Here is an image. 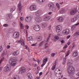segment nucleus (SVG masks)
Here are the masks:
<instances>
[{
	"label": "nucleus",
	"instance_id": "f257e3e1",
	"mask_svg": "<svg viewBox=\"0 0 79 79\" xmlns=\"http://www.w3.org/2000/svg\"><path fill=\"white\" fill-rule=\"evenodd\" d=\"M67 72L69 74V79H74L73 74L74 73V67L71 65H69L67 68Z\"/></svg>",
	"mask_w": 79,
	"mask_h": 79
},
{
	"label": "nucleus",
	"instance_id": "f03ea898",
	"mask_svg": "<svg viewBox=\"0 0 79 79\" xmlns=\"http://www.w3.org/2000/svg\"><path fill=\"white\" fill-rule=\"evenodd\" d=\"M42 11L40 10H38L35 12V15L37 17H35V20H41L42 19V17L40 16V14H42Z\"/></svg>",
	"mask_w": 79,
	"mask_h": 79
},
{
	"label": "nucleus",
	"instance_id": "7ed1b4c3",
	"mask_svg": "<svg viewBox=\"0 0 79 79\" xmlns=\"http://www.w3.org/2000/svg\"><path fill=\"white\" fill-rule=\"evenodd\" d=\"M9 64L12 66H15L16 64V62L13 58L10 59L9 60Z\"/></svg>",
	"mask_w": 79,
	"mask_h": 79
},
{
	"label": "nucleus",
	"instance_id": "20e7f679",
	"mask_svg": "<svg viewBox=\"0 0 79 79\" xmlns=\"http://www.w3.org/2000/svg\"><path fill=\"white\" fill-rule=\"evenodd\" d=\"M54 5L53 2L49 3L48 5V6L49 7V10H52L53 12L55 11V7H54Z\"/></svg>",
	"mask_w": 79,
	"mask_h": 79
},
{
	"label": "nucleus",
	"instance_id": "39448f33",
	"mask_svg": "<svg viewBox=\"0 0 79 79\" xmlns=\"http://www.w3.org/2000/svg\"><path fill=\"white\" fill-rule=\"evenodd\" d=\"M20 35V33L18 32H15L14 33V34L13 35V37L14 38L17 39L19 38V35Z\"/></svg>",
	"mask_w": 79,
	"mask_h": 79
},
{
	"label": "nucleus",
	"instance_id": "423d86ee",
	"mask_svg": "<svg viewBox=\"0 0 79 79\" xmlns=\"http://www.w3.org/2000/svg\"><path fill=\"white\" fill-rule=\"evenodd\" d=\"M77 13V8H75L70 11V14L71 15H74Z\"/></svg>",
	"mask_w": 79,
	"mask_h": 79
},
{
	"label": "nucleus",
	"instance_id": "0eeeda50",
	"mask_svg": "<svg viewBox=\"0 0 79 79\" xmlns=\"http://www.w3.org/2000/svg\"><path fill=\"white\" fill-rule=\"evenodd\" d=\"M70 53V52L69 51L67 52V53L65 57L63 59L64 61L62 63L63 64H64L66 63V59L67 58V56H68L69 55V53Z\"/></svg>",
	"mask_w": 79,
	"mask_h": 79
},
{
	"label": "nucleus",
	"instance_id": "6e6552de",
	"mask_svg": "<svg viewBox=\"0 0 79 79\" xmlns=\"http://www.w3.org/2000/svg\"><path fill=\"white\" fill-rule=\"evenodd\" d=\"M34 29L36 31H39L40 29V27L38 25H36L34 27Z\"/></svg>",
	"mask_w": 79,
	"mask_h": 79
},
{
	"label": "nucleus",
	"instance_id": "1a4fd4ad",
	"mask_svg": "<svg viewBox=\"0 0 79 79\" xmlns=\"http://www.w3.org/2000/svg\"><path fill=\"white\" fill-rule=\"evenodd\" d=\"M62 29V27L61 25H58L56 27V31L57 32H59L61 31Z\"/></svg>",
	"mask_w": 79,
	"mask_h": 79
},
{
	"label": "nucleus",
	"instance_id": "9d476101",
	"mask_svg": "<svg viewBox=\"0 0 79 79\" xmlns=\"http://www.w3.org/2000/svg\"><path fill=\"white\" fill-rule=\"evenodd\" d=\"M26 72V68L24 67H22L20 69L19 73L20 74H23Z\"/></svg>",
	"mask_w": 79,
	"mask_h": 79
},
{
	"label": "nucleus",
	"instance_id": "9b49d317",
	"mask_svg": "<svg viewBox=\"0 0 79 79\" xmlns=\"http://www.w3.org/2000/svg\"><path fill=\"white\" fill-rule=\"evenodd\" d=\"M47 60H48V58H46L45 59H44L43 60V64H41V67H43L47 63Z\"/></svg>",
	"mask_w": 79,
	"mask_h": 79
},
{
	"label": "nucleus",
	"instance_id": "f8f14e48",
	"mask_svg": "<svg viewBox=\"0 0 79 79\" xmlns=\"http://www.w3.org/2000/svg\"><path fill=\"white\" fill-rule=\"evenodd\" d=\"M10 66H6L4 68V71L5 72H8L10 71Z\"/></svg>",
	"mask_w": 79,
	"mask_h": 79
},
{
	"label": "nucleus",
	"instance_id": "ddd939ff",
	"mask_svg": "<svg viewBox=\"0 0 79 79\" xmlns=\"http://www.w3.org/2000/svg\"><path fill=\"white\" fill-rule=\"evenodd\" d=\"M69 32H70V30L69 29H66L64 31H63V34H66L68 35V34H69Z\"/></svg>",
	"mask_w": 79,
	"mask_h": 79
},
{
	"label": "nucleus",
	"instance_id": "4468645a",
	"mask_svg": "<svg viewBox=\"0 0 79 79\" xmlns=\"http://www.w3.org/2000/svg\"><path fill=\"white\" fill-rule=\"evenodd\" d=\"M30 9L31 10V11L36 10H37L36 8V6L35 5L31 6L30 7Z\"/></svg>",
	"mask_w": 79,
	"mask_h": 79
},
{
	"label": "nucleus",
	"instance_id": "2eb2a0df",
	"mask_svg": "<svg viewBox=\"0 0 79 79\" xmlns=\"http://www.w3.org/2000/svg\"><path fill=\"white\" fill-rule=\"evenodd\" d=\"M78 52H77V51H75L73 53V57H76L77 56H78Z\"/></svg>",
	"mask_w": 79,
	"mask_h": 79
},
{
	"label": "nucleus",
	"instance_id": "dca6fc26",
	"mask_svg": "<svg viewBox=\"0 0 79 79\" xmlns=\"http://www.w3.org/2000/svg\"><path fill=\"white\" fill-rule=\"evenodd\" d=\"M19 43H21L22 45H24V40L21 38L20 40H19L18 41Z\"/></svg>",
	"mask_w": 79,
	"mask_h": 79
},
{
	"label": "nucleus",
	"instance_id": "f3484780",
	"mask_svg": "<svg viewBox=\"0 0 79 79\" xmlns=\"http://www.w3.org/2000/svg\"><path fill=\"white\" fill-rule=\"evenodd\" d=\"M56 72H57V70H55V71L54 75H55V76H56L57 77H60L61 76V74L58 73H57Z\"/></svg>",
	"mask_w": 79,
	"mask_h": 79
},
{
	"label": "nucleus",
	"instance_id": "a211bd4d",
	"mask_svg": "<svg viewBox=\"0 0 79 79\" xmlns=\"http://www.w3.org/2000/svg\"><path fill=\"white\" fill-rule=\"evenodd\" d=\"M73 63V61L71 60H70L68 61L67 62V66H70Z\"/></svg>",
	"mask_w": 79,
	"mask_h": 79
},
{
	"label": "nucleus",
	"instance_id": "6ab92c4d",
	"mask_svg": "<svg viewBox=\"0 0 79 79\" xmlns=\"http://www.w3.org/2000/svg\"><path fill=\"white\" fill-rule=\"evenodd\" d=\"M47 26V23H44L41 25V27L42 28H45Z\"/></svg>",
	"mask_w": 79,
	"mask_h": 79
},
{
	"label": "nucleus",
	"instance_id": "aec40b11",
	"mask_svg": "<svg viewBox=\"0 0 79 79\" xmlns=\"http://www.w3.org/2000/svg\"><path fill=\"white\" fill-rule=\"evenodd\" d=\"M18 8L19 10V13H20L21 11V9H22V7H21V3H19L18 4Z\"/></svg>",
	"mask_w": 79,
	"mask_h": 79
},
{
	"label": "nucleus",
	"instance_id": "412c9836",
	"mask_svg": "<svg viewBox=\"0 0 79 79\" xmlns=\"http://www.w3.org/2000/svg\"><path fill=\"white\" fill-rule=\"evenodd\" d=\"M59 12L61 14H63L65 12V10L64 9L61 8Z\"/></svg>",
	"mask_w": 79,
	"mask_h": 79
},
{
	"label": "nucleus",
	"instance_id": "4be33fe9",
	"mask_svg": "<svg viewBox=\"0 0 79 79\" xmlns=\"http://www.w3.org/2000/svg\"><path fill=\"white\" fill-rule=\"evenodd\" d=\"M59 39V36H55L54 37V39H52V40L54 41V42H56L58 39Z\"/></svg>",
	"mask_w": 79,
	"mask_h": 79
},
{
	"label": "nucleus",
	"instance_id": "5701e85b",
	"mask_svg": "<svg viewBox=\"0 0 79 79\" xmlns=\"http://www.w3.org/2000/svg\"><path fill=\"white\" fill-rule=\"evenodd\" d=\"M32 18V16L31 15H30L29 17H27L25 18L26 20H31Z\"/></svg>",
	"mask_w": 79,
	"mask_h": 79
},
{
	"label": "nucleus",
	"instance_id": "b1692460",
	"mask_svg": "<svg viewBox=\"0 0 79 79\" xmlns=\"http://www.w3.org/2000/svg\"><path fill=\"white\" fill-rule=\"evenodd\" d=\"M19 51L17 50L15 51L13 55L14 56H16L19 54Z\"/></svg>",
	"mask_w": 79,
	"mask_h": 79
},
{
	"label": "nucleus",
	"instance_id": "393cba45",
	"mask_svg": "<svg viewBox=\"0 0 79 79\" xmlns=\"http://www.w3.org/2000/svg\"><path fill=\"white\" fill-rule=\"evenodd\" d=\"M8 54V52H7V50H5L4 51V52L2 53V56H3L4 55H6Z\"/></svg>",
	"mask_w": 79,
	"mask_h": 79
},
{
	"label": "nucleus",
	"instance_id": "a878e982",
	"mask_svg": "<svg viewBox=\"0 0 79 79\" xmlns=\"http://www.w3.org/2000/svg\"><path fill=\"white\" fill-rule=\"evenodd\" d=\"M36 1L38 3H43L45 2V0H36Z\"/></svg>",
	"mask_w": 79,
	"mask_h": 79
},
{
	"label": "nucleus",
	"instance_id": "bb28decb",
	"mask_svg": "<svg viewBox=\"0 0 79 79\" xmlns=\"http://www.w3.org/2000/svg\"><path fill=\"white\" fill-rule=\"evenodd\" d=\"M58 62V60H56V61H55V62L54 63V64H55L54 66H53V67L52 68V71H53L55 69V66H56V63Z\"/></svg>",
	"mask_w": 79,
	"mask_h": 79
},
{
	"label": "nucleus",
	"instance_id": "cd10ccee",
	"mask_svg": "<svg viewBox=\"0 0 79 79\" xmlns=\"http://www.w3.org/2000/svg\"><path fill=\"white\" fill-rule=\"evenodd\" d=\"M50 19V17L49 16H46L44 18V20H49Z\"/></svg>",
	"mask_w": 79,
	"mask_h": 79
},
{
	"label": "nucleus",
	"instance_id": "c85d7f7f",
	"mask_svg": "<svg viewBox=\"0 0 79 79\" xmlns=\"http://www.w3.org/2000/svg\"><path fill=\"white\" fill-rule=\"evenodd\" d=\"M28 41H31V40H32L33 38H32V36H30L28 37H27Z\"/></svg>",
	"mask_w": 79,
	"mask_h": 79
},
{
	"label": "nucleus",
	"instance_id": "c756f323",
	"mask_svg": "<svg viewBox=\"0 0 79 79\" xmlns=\"http://www.w3.org/2000/svg\"><path fill=\"white\" fill-rule=\"evenodd\" d=\"M6 16H8L10 18H11L13 17V15H12L11 14H8L6 15Z\"/></svg>",
	"mask_w": 79,
	"mask_h": 79
},
{
	"label": "nucleus",
	"instance_id": "7c9ffc66",
	"mask_svg": "<svg viewBox=\"0 0 79 79\" xmlns=\"http://www.w3.org/2000/svg\"><path fill=\"white\" fill-rule=\"evenodd\" d=\"M56 70H57V73H58V74H61V70L59 69H56Z\"/></svg>",
	"mask_w": 79,
	"mask_h": 79
},
{
	"label": "nucleus",
	"instance_id": "2f4dec72",
	"mask_svg": "<svg viewBox=\"0 0 79 79\" xmlns=\"http://www.w3.org/2000/svg\"><path fill=\"white\" fill-rule=\"evenodd\" d=\"M50 37H51V34H49L48 37L47 38V39L46 42H47V43L48 42V41H49V40H50Z\"/></svg>",
	"mask_w": 79,
	"mask_h": 79
},
{
	"label": "nucleus",
	"instance_id": "473e14b6",
	"mask_svg": "<svg viewBox=\"0 0 79 79\" xmlns=\"http://www.w3.org/2000/svg\"><path fill=\"white\" fill-rule=\"evenodd\" d=\"M12 79H19V77L18 75H15Z\"/></svg>",
	"mask_w": 79,
	"mask_h": 79
},
{
	"label": "nucleus",
	"instance_id": "72a5a7b5",
	"mask_svg": "<svg viewBox=\"0 0 79 79\" xmlns=\"http://www.w3.org/2000/svg\"><path fill=\"white\" fill-rule=\"evenodd\" d=\"M16 9V7H13L11 10H10L11 12H13V11H15Z\"/></svg>",
	"mask_w": 79,
	"mask_h": 79
},
{
	"label": "nucleus",
	"instance_id": "f704fd0d",
	"mask_svg": "<svg viewBox=\"0 0 79 79\" xmlns=\"http://www.w3.org/2000/svg\"><path fill=\"white\" fill-rule=\"evenodd\" d=\"M20 27L21 29H23V28H24L23 25V24H22V23H21V22H20Z\"/></svg>",
	"mask_w": 79,
	"mask_h": 79
},
{
	"label": "nucleus",
	"instance_id": "c9c22d12",
	"mask_svg": "<svg viewBox=\"0 0 79 79\" xmlns=\"http://www.w3.org/2000/svg\"><path fill=\"white\" fill-rule=\"evenodd\" d=\"M41 40H42V36H39L37 39V40L38 41H41Z\"/></svg>",
	"mask_w": 79,
	"mask_h": 79
},
{
	"label": "nucleus",
	"instance_id": "e433bc0d",
	"mask_svg": "<svg viewBox=\"0 0 79 79\" xmlns=\"http://www.w3.org/2000/svg\"><path fill=\"white\" fill-rule=\"evenodd\" d=\"M57 19H58V20H63L64 19L63 18V17H58Z\"/></svg>",
	"mask_w": 79,
	"mask_h": 79
},
{
	"label": "nucleus",
	"instance_id": "4c0bfd02",
	"mask_svg": "<svg viewBox=\"0 0 79 79\" xmlns=\"http://www.w3.org/2000/svg\"><path fill=\"white\" fill-rule=\"evenodd\" d=\"M56 5L58 8V9H60V5L59 4H58V3H56Z\"/></svg>",
	"mask_w": 79,
	"mask_h": 79
},
{
	"label": "nucleus",
	"instance_id": "58836bf2",
	"mask_svg": "<svg viewBox=\"0 0 79 79\" xmlns=\"http://www.w3.org/2000/svg\"><path fill=\"white\" fill-rule=\"evenodd\" d=\"M76 27L75 25H73L71 28V30L73 31L74 28Z\"/></svg>",
	"mask_w": 79,
	"mask_h": 79
},
{
	"label": "nucleus",
	"instance_id": "ea45409f",
	"mask_svg": "<svg viewBox=\"0 0 79 79\" xmlns=\"http://www.w3.org/2000/svg\"><path fill=\"white\" fill-rule=\"evenodd\" d=\"M13 26L14 27H16V23L15 22H14L13 23Z\"/></svg>",
	"mask_w": 79,
	"mask_h": 79
},
{
	"label": "nucleus",
	"instance_id": "a19ab883",
	"mask_svg": "<svg viewBox=\"0 0 79 79\" xmlns=\"http://www.w3.org/2000/svg\"><path fill=\"white\" fill-rule=\"evenodd\" d=\"M3 26H4V27H8V26L9 25H8V24H3Z\"/></svg>",
	"mask_w": 79,
	"mask_h": 79
},
{
	"label": "nucleus",
	"instance_id": "79ce46f5",
	"mask_svg": "<svg viewBox=\"0 0 79 79\" xmlns=\"http://www.w3.org/2000/svg\"><path fill=\"white\" fill-rule=\"evenodd\" d=\"M29 79H33V77H32V75H30V77H28Z\"/></svg>",
	"mask_w": 79,
	"mask_h": 79
},
{
	"label": "nucleus",
	"instance_id": "37998d69",
	"mask_svg": "<svg viewBox=\"0 0 79 79\" xmlns=\"http://www.w3.org/2000/svg\"><path fill=\"white\" fill-rule=\"evenodd\" d=\"M79 35V31L77 32L75 34V35Z\"/></svg>",
	"mask_w": 79,
	"mask_h": 79
},
{
	"label": "nucleus",
	"instance_id": "c03bdc74",
	"mask_svg": "<svg viewBox=\"0 0 79 79\" xmlns=\"http://www.w3.org/2000/svg\"><path fill=\"white\" fill-rule=\"evenodd\" d=\"M4 60V57H3L1 59V60H0V63H2V61L3 60Z\"/></svg>",
	"mask_w": 79,
	"mask_h": 79
},
{
	"label": "nucleus",
	"instance_id": "a18cd8bd",
	"mask_svg": "<svg viewBox=\"0 0 79 79\" xmlns=\"http://www.w3.org/2000/svg\"><path fill=\"white\" fill-rule=\"evenodd\" d=\"M60 42L61 43V44L62 45H63V43H64V41L63 40H60Z\"/></svg>",
	"mask_w": 79,
	"mask_h": 79
},
{
	"label": "nucleus",
	"instance_id": "49530a36",
	"mask_svg": "<svg viewBox=\"0 0 79 79\" xmlns=\"http://www.w3.org/2000/svg\"><path fill=\"white\" fill-rule=\"evenodd\" d=\"M55 53H53L51 55V56H52V57H54V56H55Z\"/></svg>",
	"mask_w": 79,
	"mask_h": 79
},
{
	"label": "nucleus",
	"instance_id": "de8ad7c7",
	"mask_svg": "<svg viewBox=\"0 0 79 79\" xmlns=\"http://www.w3.org/2000/svg\"><path fill=\"white\" fill-rule=\"evenodd\" d=\"M36 21L37 23H41L42 22V20H36Z\"/></svg>",
	"mask_w": 79,
	"mask_h": 79
},
{
	"label": "nucleus",
	"instance_id": "09e8293b",
	"mask_svg": "<svg viewBox=\"0 0 79 79\" xmlns=\"http://www.w3.org/2000/svg\"><path fill=\"white\" fill-rule=\"evenodd\" d=\"M71 20H77V18H72Z\"/></svg>",
	"mask_w": 79,
	"mask_h": 79
},
{
	"label": "nucleus",
	"instance_id": "8fccbe9b",
	"mask_svg": "<svg viewBox=\"0 0 79 79\" xmlns=\"http://www.w3.org/2000/svg\"><path fill=\"white\" fill-rule=\"evenodd\" d=\"M73 47H72V48H73L75 46H76V45L75 44V43H73Z\"/></svg>",
	"mask_w": 79,
	"mask_h": 79
},
{
	"label": "nucleus",
	"instance_id": "3c124183",
	"mask_svg": "<svg viewBox=\"0 0 79 79\" xmlns=\"http://www.w3.org/2000/svg\"><path fill=\"white\" fill-rule=\"evenodd\" d=\"M68 47V46L67 45H65L64 47H63V48H66Z\"/></svg>",
	"mask_w": 79,
	"mask_h": 79
},
{
	"label": "nucleus",
	"instance_id": "603ef678",
	"mask_svg": "<svg viewBox=\"0 0 79 79\" xmlns=\"http://www.w3.org/2000/svg\"><path fill=\"white\" fill-rule=\"evenodd\" d=\"M63 21L62 20H57V22H58L59 23H61Z\"/></svg>",
	"mask_w": 79,
	"mask_h": 79
},
{
	"label": "nucleus",
	"instance_id": "864d4df0",
	"mask_svg": "<svg viewBox=\"0 0 79 79\" xmlns=\"http://www.w3.org/2000/svg\"><path fill=\"white\" fill-rule=\"evenodd\" d=\"M52 27V26H50L48 27V29L49 30H50L51 29V27Z\"/></svg>",
	"mask_w": 79,
	"mask_h": 79
},
{
	"label": "nucleus",
	"instance_id": "5fc2aeb1",
	"mask_svg": "<svg viewBox=\"0 0 79 79\" xmlns=\"http://www.w3.org/2000/svg\"><path fill=\"white\" fill-rule=\"evenodd\" d=\"M20 20H24V18L23 17H20Z\"/></svg>",
	"mask_w": 79,
	"mask_h": 79
},
{
	"label": "nucleus",
	"instance_id": "6e6d98bb",
	"mask_svg": "<svg viewBox=\"0 0 79 79\" xmlns=\"http://www.w3.org/2000/svg\"><path fill=\"white\" fill-rule=\"evenodd\" d=\"M71 37L70 35H69L67 37V39H69V37Z\"/></svg>",
	"mask_w": 79,
	"mask_h": 79
},
{
	"label": "nucleus",
	"instance_id": "4d7b16f0",
	"mask_svg": "<svg viewBox=\"0 0 79 79\" xmlns=\"http://www.w3.org/2000/svg\"><path fill=\"white\" fill-rule=\"evenodd\" d=\"M78 25H79V22L78 23H76L75 24V26H78Z\"/></svg>",
	"mask_w": 79,
	"mask_h": 79
},
{
	"label": "nucleus",
	"instance_id": "13d9d810",
	"mask_svg": "<svg viewBox=\"0 0 79 79\" xmlns=\"http://www.w3.org/2000/svg\"><path fill=\"white\" fill-rule=\"evenodd\" d=\"M45 47H44L45 48H48V46L47 45H46V44L45 45Z\"/></svg>",
	"mask_w": 79,
	"mask_h": 79
},
{
	"label": "nucleus",
	"instance_id": "bf43d9fd",
	"mask_svg": "<svg viewBox=\"0 0 79 79\" xmlns=\"http://www.w3.org/2000/svg\"><path fill=\"white\" fill-rule=\"evenodd\" d=\"M43 42H42L40 44V46H41V45H43Z\"/></svg>",
	"mask_w": 79,
	"mask_h": 79
},
{
	"label": "nucleus",
	"instance_id": "052dcab7",
	"mask_svg": "<svg viewBox=\"0 0 79 79\" xmlns=\"http://www.w3.org/2000/svg\"><path fill=\"white\" fill-rule=\"evenodd\" d=\"M10 46L8 45H7V48L8 49V48H10Z\"/></svg>",
	"mask_w": 79,
	"mask_h": 79
},
{
	"label": "nucleus",
	"instance_id": "680f3d73",
	"mask_svg": "<svg viewBox=\"0 0 79 79\" xmlns=\"http://www.w3.org/2000/svg\"><path fill=\"white\" fill-rule=\"evenodd\" d=\"M59 4L60 5H63V2H60Z\"/></svg>",
	"mask_w": 79,
	"mask_h": 79
},
{
	"label": "nucleus",
	"instance_id": "e2e57ef3",
	"mask_svg": "<svg viewBox=\"0 0 79 79\" xmlns=\"http://www.w3.org/2000/svg\"><path fill=\"white\" fill-rule=\"evenodd\" d=\"M26 28H27V29H29V26H28V25H26Z\"/></svg>",
	"mask_w": 79,
	"mask_h": 79
},
{
	"label": "nucleus",
	"instance_id": "0e129e2a",
	"mask_svg": "<svg viewBox=\"0 0 79 79\" xmlns=\"http://www.w3.org/2000/svg\"><path fill=\"white\" fill-rule=\"evenodd\" d=\"M39 75L40 76H41L42 74V72H40L39 73Z\"/></svg>",
	"mask_w": 79,
	"mask_h": 79
},
{
	"label": "nucleus",
	"instance_id": "69168bd1",
	"mask_svg": "<svg viewBox=\"0 0 79 79\" xmlns=\"http://www.w3.org/2000/svg\"><path fill=\"white\" fill-rule=\"evenodd\" d=\"M37 61L38 63V64H40V60H38Z\"/></svg>",
	"mask_w": 79,
	"mask_h": 79
},
{
	"label": "nucleus",
	"instance_id": "338daca9",
	"mask_svg": "<svg viewBox=\"0 0 79 79\" xmlns=\"http://www.w3.org/2000/svg\"><path fill=\"white\" fill-rule=\"evenodd\" d=\"M30 73H28L27 74V76H29V75H30Z\"/></svg>",
	"mask_w": 79,
	"mask_h": 79
},
{
	"label": "nucleus",
	"instance_id": "774afa93",
	"mask_svg": "<svg viewBox=\"0 0 79 79\" xmlns=\"http://www.w3.org/2000/svg\"><path fill=\"white\" fill-rule=\"evenodd\" d=\"M35 79H40V77H37Z\"/></svg>",
	"mask_w": 79,
	"mask_h": 79
}]
</instances>
